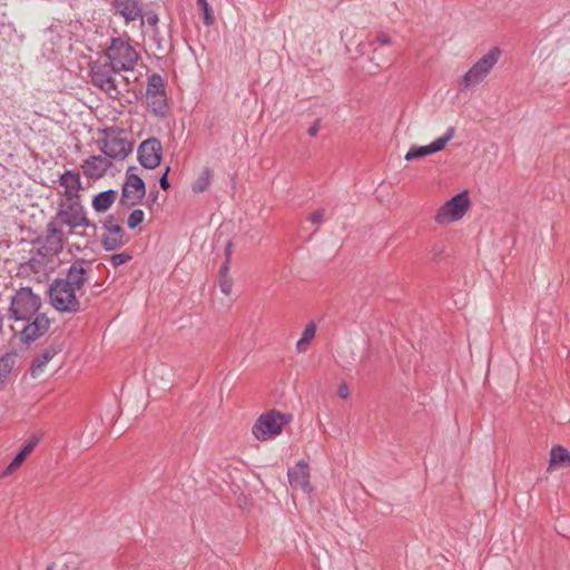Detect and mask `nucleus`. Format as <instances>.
<instances>
[{
  "instance_id": "f257e3e1",
  "label": "nucleus",
  "mask_w": 570,
  "mask_h": 570,
  "mask_svg": "<svg viewBox=\"0 0 570 570\" xmlns=\"http://www.w3.org/2000/svg\"><path fill=\"white\" fill-rule=\"evenodd\" d=\"M92 264L89 261L76 259L63 277L52 281L49 286V299L52 307L60 313L76 314L81 311L78 294L90 279Z\"/></svg>"
},
{
  "instance_id": "f03ea898",
  "label": "nucleus",
  "mask_w": 570,
  "mask_h": 570,
  "mask_svg": "<svg viewBox=\"0 0 570 570\" xmlns=\"http://www.w3.org/2000/svg\"><path fill=\"white\" fill-rule=\"evenodd\" d=\"M41 298L30 287L19 288L11 297L8 317L16 322L27 324L20 331L23 343H31L46 334L50 327V320L40 312Z\"/></svg>"
},
{
  "instance_id": "7ed1b4c3",
  "label": "nucleus",
  "mask_w": 570,
  "mask_h": 570,
  "mask_svg": "<svg viewBox=\"0 0 570 570\" xmlns=\"http://www.w3.org/2000/svg\"><path fill=\"white\" fill-rule=\"evenodd\" d=\"M501 55V49L499 47H493L475 63H473L459 81L460 91H468L483 82L498 63Z\"/></svg>"
},
{
  "instance_id": "20e7f679",
  "label": "nucleus",
  "mask_w": 570,
  "mask_h": 570,
  "mask_svg": "<svg viewBox=\"0 0 570 570\" xmlns=\"http://www.w3.org/2000/svg\"><path fill=\"white\" fill-rule=\"evenodd\" d=\"M119 72L108 62H94L90 68V77L94 86L105 91L109 97L116 98L120 94V82L128 83L124 76L117 78Z\"/></svg>"
},
{
  "instance_id": "39448f33",
  "label": "nucleus",
  "mask_w": 570,
  "mask_h": 570,
  "mask_svg": "<svg viewBox=\"0 0 570 570\" xmlns=\"http://www.w3.org/2000/svg\"><path fill=\"white\" fill-rule=\"evenodd\" d=\"M289 414H284L278 411H269L259 415L257 421L252 428V433L255 439L266 441L282 433L284 425L291 421Z\"/></svg>"
},
{
  "instance_id": "423d86ee",
  "label": "nucleus",
  "mask_w": 570,
  "mask_h": 570,
  "mask_svg": "<svg viewBox=\"0 0 570 570\" xmlns=\"http://www.w3.org/2000/svg\"><path fill=\"white\" fill-rule=\"evenodd\" d=\"M106 56L108 63L118 72L132 70L139 59L135 48L120 38L112 39Z\"/></svg>"
},
{
  "instance_id": "0eeeda50",
  "label": "nucleus",
  "mask_w": 570,
  "mask_h": 570,
  "mask_svg": "<svg viewBox=\"0 0 570 570\" xmlns=\"http://www.w3.org/2000/svg\"><path fill=\"white\" fill-rule=\"evenodd\" d=\"M53 220L66 225L70 230L90 225L86 210L79 199L61 200Z\"/></svg>"
},
{
  "instance_id": "6e6552de",
  "label": "nucleus",
  "mask_w": 570,
  "mask_h": 570,
  "mask_svg": "<svg viewBox=\"0 0 570 570\" xmlns=\"http://www.w3.org/2000/svg\"><path fill=\"white\" fill-rule=\"evenodd\" d=\"M469 207L468 191L459 193L439 208L434 219L438 224L456 222L465 215Z\"/></svg>"
},
{
  "instance_id": "1a4fd4ad",
  "label": "nucleus",
  "mask_w": 570,
  "mask_h": 570,
  "mask_svg": "<svg viewBox=\"0 0 570 570\" xmlns=\"http://www.w3.org/2000/svg\"><path fill=\"white\" fill-rule=\"evenodd\" d=\"M146 101L151 111L159 117L165 116L167 111V98L165 94V83L160 75L153 73L148 77L146 89Z\"/></svg>"
},
{
  "instance_id": "9d476101",
  "label": "nucleus",
  "mask_w": 570,
  "mask_h": 570,
  "mask_svg": "<svg viewBox=\"0 0 570 570\" xmlns=\"http://www.w3.org/2000/svg\"><path fill=\"white\" fill-rule=\"evenodd\" d=\"M145 194L146 188L144 180L138 175L130 174L128 170L119 204L125 208L132 207L140 203Z\"/></svg>"
},
{
  "instance_id": "9b49d317",
  "label": "nucleus",
  "mask_w": 570,
  "mask_h": 570,
  "mask_svg": "<svg viewBox=\"0 0 570 570\" xmlns=\"http://www.w3.org/2000/svg\"><path fill=\"white\" fill-rule=\"evenodd\" d=\"M163 156V146L157 138H149L138 147V159L142 167L155 169L159 166Z\"/></svg>"
},
{
  "instance_id": "f8f14e48",
  "label": "nucleus",
  "mask_w": 570,
  "mask_h": 570,
  "mask_svg": "<svg viewBox=\"0 0 570 570\" xmlns=\"http://www.w3.org/2000/svg\"><path fill=\"white\" fill-rule=\"evenodd\" d=\"M105 234L101 238L102 247L106 250H114L124 244V230L120 226V218L109 215L104 222Z\"/></svg>"
},
{
  "instance_id": "ddd939ff",
  "label": "nucleus",
  "mask_w": 570,
  "mask_h": 570,
  "mask_svg": "<svg viewBox=\"0 0 570 570\" xmlns=\"http://www.w3.org/2000/svg\"><path fill=\"white\" fill-rule=\"evenodd\" d=\"M455 129L453 127H449L445 134L430 145L426 146H412L405 155L406 161H412L414 159H419L431 154L441 151L444 149L446 144L454 137Z\"/></svg>"
},
{
  "instance_id": "4468645a",
  "label": "nucleus",
  "mask_w": 570,
  "mask_h": 570,
  "mask_svg": "<svg viewBox=\"0 0 570 570\" xmlns=\"http://www.w3.org/2000/svg\"><path fill=\"white\" fill-rule=\"evenodd\" d=\"M101 151L107 158H125L131 151L130 142L115 135H107L104 139Z\"/></svg>"
},
{
  "instance_id": "2eb2a0df",
  "label": "nucleus",
  "mask_w": 570,
  "mask_h": 570,
  "mask_svg": "<svg viewBox=\"0 0 570 570\" xmlns=\"http://www.w3.org/2000/svg\"><path fill=\"white\" fill-rule=\"evenodd\" d=\"M287 475L291 487L299 488L307 494L312 492L309 469L308 464L304 460L298 461L294 468H291Z\"/></svg>"
},
{
  "instance_id": "dca6fc26",
  "label": "nucleus",
  "mask_w": 570,
  "mask_h": 570,
  "mask_svg": "<svg viewBox=\"0 0 570 570\" xmlns=\"http://www.w3.org/2000/svg\"><path fill=\"white\" fill-rule=\"evenodd\" d=\"M112 8L126 23L141 18L142 4L138 0H114Z\"/></svg>"
},
{
  "instance_id": "f3484780",
  "label": "nucleus",
  "mask_w": 570,
  "mask_h": 570,
  "mask_svg": "<svg viewBox=\"0 0 570 570\" xmlns=\"http://www.w3.org/2000/svg\"><path fill=\"white\" fill-rule=\"evenodd\" d=\"M111 161L107 157L91 156L85 160L82 170L89 178H100L110 168Z\"/></svg>"
},
{
  "instance_id": "a211bd4d",
  "label": "nucleus",
  "mask_w": 570,
  "mask_h": 570,
  "mask_svg": "<svg viewBox=\"0 0 570 570\" xmlns=\"http://www.w3.org/2000/svg\"><path fill=\"white\" fill-rule=\"evenodd\" d=\"M59 183L65 188L66 199H79L78 193L81 188V181L78 173L66 171L60 176Z\"/></svg>"
},
{
  "instance_id": "6ab92c4d",
  "label": "nucleus",
  "mask_w": 570,
  "mask_h": 570,
  "mask_svg": "<svg viewBox=\"0 0 570 570\" xmlns=\"http://www.w3.org/2000/svg\"><path fill=\"white\" fill-rule=\"evenodd\" d=\"M58 225L53 219L47 225V245L56 254L62 250L65 244V234Z\"/></svg>"
},
{
  "instance_id": "aec40b11",
  "label": "nucleus",
  "mask_w": 570,
  "mask_h": 570,
  "mask_svg": "<svg viewBox=\"0 0 570 570\" xmlns=\"http://www.w3.org/2000/svg\"><path fill=\"white\" fill-rule=\"evenodd\" d=\"M570 466V452L562 445H553L550 450L549 470Z\"/></svg>"
},
{
  "instance_id": "412c9836",
  "label": "nucleus",
  "mask_w": 570,
  "mask_h": 570,
  "mask_svg": "<svg viewBox=\"0 0 570 570\" xmlns=\"http://www.w3.org/2000/svg\"><path fill=\"white\" fill-rule=\"evenodd\" d=\"M39 442V438H32L23 445V448L17 453V455L13 458V460L10 462V464L7 466L4 474H9L17 470L22 462L26 460V458L35 450Z\"/></svg>"
},
{
  "instance_id": "4be33fe9",
  "label": "nucleus",
  "mask_w": 570,
  "mask_h": 570,
  "mask_svg": "<svg viewBox=\"0 0 570 570\" xmlns=\"http://www.w3.org/2000/svg\"><path fill=\"white\" fill-rule=\"evenodd\" d=\"M117 191L114 189H108L97 194L92 199V208L97 213L107 212L117 198Z\"/></svg>"
},
{
  "instance_id": "5701e85b",
  "label": "nucleus",
  "mask_w": 570,
  "mask_h": 570,
  "mask_svg": "<svg viewBox=\"0 0 570 570\" xmlns=\"http://www.w3.org/2000/svg\"><path fill=\"white\" fill-rule=\"evenodd\" d=\"M57 354V350L55 347H48L42 351L40 355H38L31 365V375L33 377L40 375L46 365L53 358V356Z\"/></svg>"
},
{
  "instance_id": "b1692460",
  "label": "nucleus",
  "mask_w": 570,
  "mask_h": 570,
  "mask_svg": "<svg viewBox=\"0 0 570 570\" xmlns=\"http://www.w3.org/2000/svg\"><path fill=\"white\" fill-rule=\"evenodd\" d=\"M14 365V353H7L0 357V386H2L9 380Z\"/></svg>"
},
{
  "instance_id": "393cba45",
  "label": "nucleus",
  "mask_w": 570,
  "mask_h": 570,
  "mask_svg": "<svg viewBox=\"0 0 570 570\" xmlns=\"http://www.w3.org/2000/svg\"><path fill=\"white\" fill-rule=\"evenodd\" d=\"M212 180V169H209L208 167H204L191 186L193 191L196 194L204 193L209 188Z\"/></svg>"
},
{
  "instance_id": "a878e982",
  "label": "nucleus",
  "mask_w": 570,
  "mask_h": 570,
  "mask_svg": "<svg viewBox=\"0 0 570 570\" xmlns=\"http://www.w3.org/2000/svg\"><path fill=\"white\" fill-rule=\"evenodd\" d=\"M316 333V326L314 323H309L306 325L302 337L296 343V348L298 352H305L311 341L314 338Z\"/></svg>"
},
{
  "instance_id": "bb28decb",
  "label": "nucleus",
  "mask_w": 570,
  "mask_h": 570,
  "mask_svg": "<svg viewBox=\"0 0 570 570\" xmlns=\"http://www.w3.org/2000/svg\"><path fill=\"white\" fill-rule=\"evenodd\" d=\"M197 6L203 10L205 24L206 26L213 24L215 21V18L210 11V7H209L207 0H197Z\"/></svg>"
},
{
  "instance_id": "cd10ccee",
  "label": "nucleus",
  "mask_w": 570,
  "mask_h": 570,
  "mask_svg": "<svg viewBox=\"0 0 570 570\" xmlns=\"http://www.w3.org/2000/svg\"><path fill=\"white\" fill-rule=\"evenodd\" d=\"M145 214L141 209H134L127 219L128 227L134 229L144 220Z\"/></svg>"
},
{
  "instance_id": "c85d7f7f",
  "label": "nucleus",
  "mask_w": 570,
  "mask_h": 570,
  "mask_svg": "<svg viewBox=\"0 0 570 570\" xmlns=\"http://www.w3.org/2000/svg\"><path fill=\"white\" fill-rule=\"evenodd\" d=\"M218 286H219L222 293L227 296L232 292L233 279L228 275H226L225 273H222L219 275Z\"/></svg>"
},
{
  "instance_id": "c756f323",
  "label": "nucleus",
  "mask_w": 570,
  "mask_h": 570,
  "mask_svg": "<svg viewBox=\"0 0 570 570\" xmlns=\"http://www.w3.org/2000/svg\"><path fill=\"white\" fill-rule=\"evenodd\" d=\"M130 259H131V256L129 254H127V253H119V254L111 255L110 263H111V265L114 267H118L120 265L126 264Z\"/></svg>"
},
{
  "instance_id": "7c9ffc66",
  "label": "nucleus",
  "mask_w": 570,
  "mask_h": 570,
  "mask_svg": "<svg viewBox=\"0 0 570 570\" xmlns=\"http://www.w3.org/2000/svg\"><path fill=\"white\" fill-rule=\"evenodd\" d=\"M324 215H325V212L324 209H317L315 212H313L311 215H309V220L312 224L314 225H320L323 223L324 220Z\"/></svg>"
},
{
  "instance_id": "2f4dec72",
  "label": "nucleus",
  "mask_w": 570,
  "mask_h": 570,
  "mask_svg": "<svg viewBox=\"0 0 570 570\" xmlns=\"http://www.w3.org/2000/svg\"><path fill=\"white\" fill-rule=\"evenodd\" d=\"M140 19H141V24L147 23L150 27H156L159 21V18L155 12H149V13H147L145 19H142V17Z\"/></svg>"
},
{
  "instance_id": "473e14b6",
  "label": "nucleus",
  "mask_w": 570,
  "mask_h": 570,
  "mask_svg": "<svg viewBox=\"0 0 570 570\" xmlns=\"http://www.w3.org/2000/svg\"><path fill=\"white\" fill-rule=\"evenodd\" d=\"M230 247H232V245H230V244H228V245L226 246V256H227V258H226V262L224 263V265L220 267L219 275H220L222 273H225L226 275H228V269H229V256H230Z\"/></svg>"
},
{
  "instance_id": "72a5a7b5",
  "label": "nucleus",
  "mask_w": 570,
  "mask_h": 570,
  "mask_svg": "<svg viewBox=\"0 0 570 570\" xmlns=\"http://www.w3.org/2000/svg\"><path fill=\"white\" fill-rule=\"evenodd\" d=\"M169 167H166V170L165 173L163 174V176L159 178V185L163 189H168L169 188V180H168V173H169Z\"/></svg>"
},
{
  "instance_id": "f704fd0d",
  "label": "nucleus",
  "mask_w": 570,
  "mask_h": 570,
  "mask_svg": "<svg viewBox=\"0 0 570 570\" xmlns=\"http://www.w3.org/2000/svg\"><path fill=\"white\" fill-rule=\"evenodd\" d=\"M337 394L341 399L346 400L350 396L348 386L345 383L338 385Z\"/></svg>"
},
{
  "instance_id": "c9c22d12",
  "label": "nucleus",
  "mask_w": 570,
  "mask_h": 570,
  "mask_svg": "<svg viewBox=\"0 0 570 570\" xmlns=\"http://www.w3.org/2000/svg\"><path fill=\"white\" fill-rule=\"evenodd\" d=\"M375 42L380 43V45H390L391 43V38L389 37V35L384 33V32H380L376 37H375Z\"/></svg>"
},
{
  "instance_id": "e433bc0d",
  "label": "nucleus",
  "mask_w": 570,
  "mask_h": 570,
  "mask_svg": "<svg viewBox=\"0 0 570 570\" xmlns=\"http://www.w3.org/2000/svg\"><path fill=\"white\" fill-rule=\"evenodd\" d=\"M320 129V120H316L307 130L308 135L315 137Z\"/></svg>"
},
{
  "instance_id": "4c0bfd02",
  "label": "nucleus",
  "mask_w": 570,
  "mask_h": 570,
  "mask_svg": "<svg viewBox=\"0 0 570 570\" xmlns=\"http://www.w3.org/2000/svg\"><path fill=\"white\" fill-rule=\"evenodd\" d=\"M46 570H53V566L52 564L48 566Z\"/></svg>"
}]
</instances>
